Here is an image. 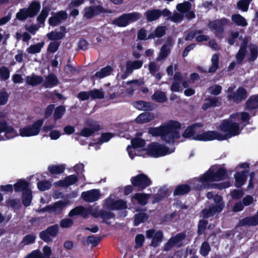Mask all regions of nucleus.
I'll use <instances>...</instances> for the list:
<instances>
[{
  "label": "nucleus",
  "mask_w": 258,
  "mask_h": 258,
  "mask_svg": "<svg viewBox=\"0 0 258 258\" xmlns=\"http://www.w3.org/2000/svg\"><path fill=\"white\" fill-rule=\"evenodd\" d=\"M238 128V125L236 123H233L229 120H223L219 126V129L225 134H222L216 131H208L196 135L194 137V140L203 142L215 140L224 141L236 136L239 133Z\"/></svg>",
  "instance_id": "f257e3e1"
},
{
  "label": "nucleus",
  "mask_w": 258,
  "mask_h": 258,
  "mask_svg": "<svg viewBox=\"0 0 258 258\" xmlns=\"http://www.w3.org/2000/svg\"><path fill=\"white\" fill-rule=\"evenodd\" d=\"M181 124L178 121L171 120L165 125L149 128L148 133L153 137H161L165 142L173 144L180 138Z\"/></svg>",
  "instance_id": "f03ea898"
},
{
  "label": "nucleus",
  "mask_w": 258,
  "mask_h": 258,
  "mask_svg": "<svg viewBox=\"0 0 258 258\" xmlns=\"http://www.w3.org/2000/svg\"><path fill=\"white\" fill-rule=\"evenodd\" d=\"M226 177V171L223 168L216 166L211 167L205 173L199 178H195L192 180L194 188L198 189L213 188L214 185L210 182L219 181Z\"/></svg>",
  "instance_id": "7ed1b4c3"
},
{
  "label": "nucleus",
  "mask_w": 258,
  "mask_h": 258,
  "mask_svg": "<svg viewBox=\"0 0 258 258\" xmlns=\"http://www.w3.org/2000/svg\"><path fill=\"white\" fill-rule=\"evenodd\" d=\"M208 199H210L213 198L215 202V205L212 206L208 209H204L202 211V215L203 218H208L215 215L216 213L220 212L224 207V203L222 197L219 195H215L211 192H208L207 194Z\"/></svg>",
  "instance_id": "20e7f679"
},
{
  "label": "nucleus",
  "mask_w": 258,
  "mask_h": 258,
  "mask_svg": "<svg viewBox=\"0 0 258 258\" xmlns=\"http://www.w3.org/2000/svg\"><path fill=\"white\" fill-rule=\"evenodd\" d=\"M250 115L248 112L242 111L241 112H235L230 115L227 119L233 123H236L238 125L239 133L237 136L240 134L242 130L247 125L250 123Z\"/></svg>",
  "instance_id": "39448f33"
},
{
  "label": "nucleus",
  "mask_w": 258,
  "mask_h": 258,
  "mask_svg": "<svg viewBox=\"0 0 258 258\" xmlns=\"http://www.w3.org/2000/svg\"><path fill=\"white\" fill-rule=\"evenodd\" d=\"M143 151L146 152L148 156L155 158L164 156L173 152L170 151L168 147L157 142L149 144L146 149H143Z\"/></svg>",
  "instance_id": "423d86ee"
},
{
  "label": "nucleus",
  "mask_w": 258,
  "mask_h": 258,
  "mask_svg": "<svg viewBox=\"0 0 258 258\" xmlns=\"http://www.w3.org/2000/svg\"><path fill=\"white\" fill-rule=\"evenodd\" d=\"M44 119H37L31 125H28L19 129V134L21 137H28L38 135L41 130Z\"/></svg>",
  "instance_id": "0eeeda50"
},
{
  "label": "nucleus",
  "mask_w": 258,
  "mask_h": 258,
  "mask_svg": "<svg viewBox=\"0 0 258 258\" xmlns=\"http://www.w3.org/2000/svg\"><path fill=\"white\" fill-rule=\"evenodd\" d=\"M229 20L225 17L210 21L208 27L212 31H214L215 36L218 38H222L225 30V26L229 24Z\"/></svg>",
  "instance_id": "6e6552de"
},
{
  "label": "nucleus",
  "mask_w": 258,
  "mask_h": 258,
  "mask_svg": "<svg viewBox=\"0 0 258 258\" xmlns=\"http://www.w3.org/2000/svg\"><path fill=\"white\" fill-rule=\"evenodd\" d=\"M111 13V10L105 9L101 5H91L84 8L83 16L87 19H91L103 13L110 14Z\"/></svg>",
  "instance_id": "1a4fd4ad"
},
{
  "label": "nucleus",
  "mask_w": 258,
  "mask_h": 258,
  "mask_svg": "<svg viewBox=\"0 0 258 258\" xmlns=\"http://www.w3.org/2000/svg\"><path fill=\"white\" fill-rule=\"evenodd\" d=\"M145 141L144 139L139 138H135L131 140V145L127 147V151L130 157L132 160L134 159L136 156H142V151H139L138 148H143L145 146Z\"/></svg>",
  "instance_id": "9d476101"
},
{
  "label": "nucleus",
  "mask_w": 258,
  "mask_h": 258,
  "mask_svg": "<svg viewBox=\"0 0 258 258\" xmlns=\"http://www.w3.org/2000/svg\"><path fill=\"white\" fill-rule=\"evenodd\" d=\"M110 195L104 202V207L108 210H121L127 208L126 202L121 199H115Z\"/></svg>",
  "instance_id": "9b49d317"
},
{
  "label": "nucleus",
  "mask_w": 258,
  "mask_h": 258,
  "mask_svg": "<svg viewBox=\"0 0 258 258\" xmlns=\"http://www.w3.org/2000/svg\"><path fill=\"white\" fill-rule=\"evenodd\" d=\"M247 97V92L246 90L242 87H239L236 90V92H231L227 95L228 100L236 104L240 103Z\"/></svg>",
  "instance_id": "f8f14e48"
},
{
  "label": "nucleus",
  "mask_w": 258,
  "mask_h": 258,
  "mask_svg": "<svg viewBox=\"0 0 258 258\" xmlns=\"http://www.w3.org/2000/svg\"><path fill=\"white\" fill-rule=\"evenodd\" d=\"M146 235L147 238L152 239L151 245L154 247L158 246L162 242L163 237L162 232L155 229H150L147 230Z\"/></svg>",
  "instance_id": "ddd939ff"
},
{
  "label": "nucleus",
  "mask_w": 258,
  "mask_h": 258,
  "mask_svg": "<svg viewBox=\"0 0 258 258\" xmlns=\"http://www.w3.org/2000/svg\"><path fill=\"white\" fill-rule=\"evenodd\" d=\"M69 204V202L67 201H59L55 203L53 205H49L39 210V212H48L49 213H54L59 214L62 210Z\"/></svg>",
  "instance_id": "4468645a"
},
{
  "label": "nucleus",
  "mask_w": 258,
  "mask_h": 258,
  "mask_svg": "<svg viewBox=\"0 0 258 258\" xmlns=\"http://www.w3.org/2000/svg\"><path fill=\"white\" fill-rule=\"evenodd\" d=\"M88 127H85L82 128L81 132L76 134L84 137H89L94 135L96 132L99 131L101 130L100 125L99 124L96 122L93 121L87 124Z\"/></svg>",
  "instance_id": "2eb2a0df"
},
{
  "label": "nucleus",
  "mask_w": 258,
  "mask_h": 258,
  "mask_svg": "<svg viewBox=\"0 0 258 258\" xmlns=\"http://www.w3.org/2000/svg\"><path fill=\"white\" fill-rule=\"evenodd\" d=\"M131 181L134 186H139L142 188H145L151 184V181L150 179L143 174L133 177L131 179Z\"/></svg>",
  "instance_id": "dca6fc26"
},
{
  "label": "nucleus",
  "mask_w": 258,
  "mask_h": 258,
  "mask_svg": "<svg viewBox=\"0 0 258 258\" xmlns=\"http://www.w3.org/2000/svg\"><path fill=\"white\" fill-rule=\"evenodd\" d=\"M67 18V12L64 11H60L49 18L48 23L51 26H56L59 25L62 21L66 20Z\"/></svg>",
  "instance_id": "f3484780"
},
{
  "label": "nucleus",
  "mask_w": 258,
  "mask_h": 258,
  "mask_svg": "<svg viewBox=\"0 0 258 258\" xmlns=\"http://www.w3.org/2000/svg\"><path fill=\"white\" fill-rule=\"evenodd\" d=\"M185 235L183 233H179L172 237L164 245V249L169 250L175 246H180L182 244V241L184 238Z\"/></svg>",
  "instance_id": "a211bd4d"
},
{
  "label": "nucleus",
  "mask_w": 258,
  "mask_h": 258,
  "mask_svg": "<svg viewBox=\"0 0 258 258\" xmlns=\"http://www.w3.org/2000/svg\"><path fill=\"white\" fill-rule=\"evenodd\" d=\"M100 196V193L98 189H91L83 192L81 197L86 202H93L98 200Z\"/></svg>",
  "instance_id": "6ab92c4d"
},
{
  "label": "nucleus",
  "mask_w": 258,
  "mask_h": 258,
  "mask_svg": "<svg viewBox=\"0 0 258 258\" xmlns=\"http://www.w3.org/2000/svg\"><path fill=\"white\" fill-rule=\"evenodd\" d=\"M258 109V94L250 96L245 103L244 109L249 112Z\"/></svg>",
  "instance_id": "aec40b11"
},
{
  "label": "nucleus",
  "mask_w": 258,
  "mask_h": 258,
  "mask_svg": "<svg viewBox=\"0 0 258 258\" xmlns=\"http://www.w3.org/2000/svg\"><path fill=\"white\" fill-rule=\"evenodd\" d=\"M135 108L140 110L150 111L154 109V105L152 103L143 100H138L133 102Z\"/></svg>",
  "instance_id": "412c9836"
},
{
  "label": "nucleus",
  "mask_w": 258,
  "mask_h": 258,
  "mask_svg": "<svg viewBox=\"0 0 258 258\" xmlns=\"http://www.w3.org/2000/svg\"><path fill=\"white\" fill-rule=\"evenodd\" d=\"M58 83L59 81L56 76L53 73H51L45 77V81L42 85L45 88H49L57 86Z\"/></svg>",
  "instance_id": "4be33fe9"
},
{
  "label": "nucleus",
  "mask_w": 258,
  "mask_h": 258,
  "mask_svg": "<svg viewBox=\"0 0 258 258\" xmlns=\"http://www.w3.org/2000/svg\"><path fill=\"white\" fill-rule=\"evenodd\" d=\"M40 9V2L33 1L29 5L28 8H26V10L29 15V18H33L38 14Z\"/></svg>",
  "instance_id": "5701e85b"
},
{
  "label": "nucleus",
  "mask_w": 258,
  "mask_h": 258,
  "mask_svg": "<svg viewBox=\"0 0 258 258\" xmlns=\"http://www.w3.org/2000/svg\"><path fill=\"white\" fill-rule=\"evenodd\" d=\"M167 27L165 26H158L155 30L150 33L148 38L150 39H155V38H161L164 36L166 32Z\"/></svg>",
  "instance_id": "b1692460"
},
{
  "label": "nucleus",
  "mask_w": 258,
  "mask_h": 258,
  "mask_svg": "<svg viewBox=\"0 0 258 258\" xmlns=\"http://www.w3.org/2000/svg\"><path fill=\"white\" fill-rule=\"evenodd\" d=\"M206 102L204 103L202 106V108L204 110H207L208 108L213 107H218L221 104L217 97H209L206 99Z\"/></svg>",
  "instance_id": "393cba45"
},
{
  "label": "nucleus",
  "mask_w": 258,
  "mask_h": 258,
  "mask_svg": "<svg viewBox=\"0 0 258 258\" xmlns=\"http://www.w3.org/2000/svg\"><path fill=\"white\" fill-rule=\"evenodd\" d=\"M143 64V61L140 60H127L126 62L125 67L126 72L128 73H132L134 70H138L142 68Z\"/></svg>",
  "instance_id": "a878e982"
},
{
  "label": "nucleus",
  "mask_w": 258,
  "mask_h": 258,
  "mask_svg": "<svg viewBox=\"0 0 258 258\" xmlns=\"http://www.w3.org/2000/svg\"><path fill=\"white\" fill-rule=\"evenodd\" d=\"M90 211L89 209L84 208L82 206H79L72 210L70 212L69 215L70 217H73L75 215H81L83 217L86 218L89 215Z\"/></svg>",
  "instance_id": "bb28decb"
},
{
  "label": "nucleus",
  "mask_w": 258,
  "mask_h": 258,
  "mask_svg": "<svg viewBox=\"0 0 258 258\" xmlns=\"http://www.w3.org/2000/svg\"><path fill=\"white\" fill-rule=\"evenodd\" d=\"M26 83L32 86H36L43 82V77L41 76L35 75L34 74L32 76H27L26 78Z\"/></svg>",
  "instance_id": "cd10ccee"
},
{
  "label": "nucleus",
  "mask_w": 258,
  "mask_h": 258,
  "mask_svg": "<svg viewBox=\"0 0 258 258\" xmlns=\"http://www.w3.org/2000/svg\"><path fill=\"white\" fill-rule=\"evenodd\" d=\"M154 118V115L149 112L142 113L136 119L137 123L141 124L150 122Z\"/></svg>",
  "instance_id": "c85d7f7f"
},
{
  "label": "nucleus",
  "mask_w": 258,
  "mask_h": 258,
  "mask_svg": "<svg viewBox=\"0 0 258 258\" xmlns=\"http://www.w3.org/2000/svg\"><path fill=\"white\" fill-rule=\"evenodd\" d=\"M5 132V135H13L16 132V131L11 125H9L6 120L0 119V133Z\"/></svg>",
  "instance_id": "c756f323"
},
{
  "label": "nucleus",
  "mask_w": 258,
  "mask_h": 258,
  "mask_svg": "<svg viewBox=\"0 0 258 258\" xmlns=\"http://www.w3.org/2000/svg\"><path fill=\"white\" fill-rule=\"evenodd\" d=\"M144 15L148 22L154 21L160 17L159 9L149 10L145 13Z\"/></svg>",
  "instance_id": "7c9ffc66"
},
{
  "label": "nucleus",
  "mask_w": 258,
  "mask_h": 258,
  "mask_svg": "<svg viewBox=\"0 0 258 258\" xmlns=\"http://www.w3.org/2000/svg\"><path fill=\"white\" fill-rule=\"evenodd\" d=\"M150 195L143 193H137L132 198V201L134 202V200H136L140 205H145L147 204Z\"/></svg>",
  "instance_id": "2f4dec72"
},
{
  "label": "nucleus",
  "mask_w": 258,
  "mask_h": 258,
  "mask_svg": "<svg viewBox=\"0 0 258 258\" xmlns=\"http://www.w3.org/2000/svg\"><path fill=\"white\" fill-rule=\"evenodd\" d=\"M125 16V14L123 13L117 18H115L112 20V24L118 27H125L128 26L126 18Z\"/></svg>",
  "instance_id": "473e14b6"
},
{
  "label": "nucleus",
  "mask_w": 258,
  "mask_h": 258,
  "mask_svg": "<svg viewBox=\"0 0 258 258\" xmlns=\"http://www.w3.org/2000/svg\"><path fill=\"white\" fill-rule=\"evenodd\" d=\"M124 14L125 15V16L126 18L128 25L132 23H134L138 21L142 17V14L140 13L137 12H133L132 13Z\"/></svg>",
  "instance_id": "72a5a7b5"
},
{
  "label": "nucleus",
  "mask_w": 258,
  "mask_h": 258,
  "mask_svg": "<svg viewBox=\"0 0 258 258\" xmlns=\"http://www.w3.org/2000/svg\"><path fill=\"white\" fill-rule=\"evenodd\" d=\"M246 173L247 172L242 171L241 172L237 173L235 175V184L236 187H240L244 184L246 179Z\"/></svg>",
  "instance_id": "f704fd0d"
},
{
  "label": "nucleus",
  "mask_w": 258,
  "mask_h": 258,
  "mask_svg": "<svg viewBox=\"0 0 258 258\" xmlns=\"http://www.w3.org/2000/svg\"><path fill=\"white\" fill-rule=\"evenodd\" d=\"M45 44V42L42 41L35 44H32L27 49V52L29 54H36L40 53Z\"/></svg>",
  "instance_id": "c9c22d12"
},
{
  "label": "nucleus",
  "mask_w": 258,
  "mask_h": 258,
  "mask_svg": "<svg viewBox=\"0 0 258 258\" xmlns=\"http://www.w3.org/2000/svg\"><path fill=\"white\" fill-rule=\"evenodd\" d=\"M231 20L237 26L245 27L248 25L246 19L239 14L232 15Z\"/></svg>",
  "instance_id": "e433bc0d"
},
{
  "label": "nucleus",
  "mask_w": 258,
  "mask_h": 258,
  "mask_svg": "<svg viewBox=\"0 0 258 258\" xmlns=\"http://www.w3.org/2000/svg\"><path fill=\"white\" fill-rule=\"evenodd\" d=\"M170 52L171 50L168 45H167V44H163L160 49V51L156 58V60L159 61L165 59L170 54Z\"/></svg>",
  "instance_id": "4c0bfd02"
},
{
  "label": "nucleus",
  "mask_w": 258,
  "mask_h": 258,
  "mask_svg": "<svg viewBox=\"0 0 258 258\" xmlns=\"http://www.w3.org/2000/svg\"><path fill=\"white\" fill-rule=\"evenodd\" d=\"M113 68L110 66H107L102 68L99 71L96 72L95 76L97 78H103L110 75Z\"/></svg>",
  "instance_id": "58836bf2"
},
{
  "label": "nucleus",
  "mask_w": 258,
  "mask_h": 258,
  "mask_svg": "<svg viewBox=\"0 0 258 258\" xmlns=\"http://www.w3.org/2000/svg\"><path fill=\"white\" fill-rule=\"evenodd\" d=\"M14 186L16 191H23L24 192L26 190H30L28 188V183L24 179L19 180L14 184Z\"/></svg>",
  "instance_id": "ea45409f"
},
{
  "label": "nucleus",
  "mask_w": 258,
  "mask_h": 258,
  "mask_svg": "<svg viewBox=\"0 0 258 258\" xmlns=\"http://www.w3.org/2000/svg\"><path fill=\"white\" fill-rule=\"evenodd\" d=\"M212 66L209 68L208 72L210 73H214L216 72L219 68V56L217 54L215 53L212 55Z\"/></svg>",
  "instance_id": "a19ab883"
},
{
  "label": "nucleus",
  "mask_w": 258,
  "mask_h": 258,
  "mask_svg": "<svg viewBox=\"0 0 258 258\" xmlns=\"http://www.w3.org/2000/svg\"><path fill=\"white\" fill-rule=\"evenodd\" d=\"M152 99L158 103H163L167 100V97L164 92L157 91L152 96Z\"/></svg>",
  "instance_id": "79ce46f5"
},
{
  "label": "nucleus",
  "mask_w": 258,
  "mask_h": 258,
  "mask_svg": "<svg viewBox=\"0 0 258 258\" xmlns=\"http://www.w3.org/2000/svg\"><path fill=\"white\" fill-rule=\"evenodd\" d=\"M66 112V108L63 105H59L54 108L53 118L54 121H57L62 118Z\"/></svg>",
  "instance_id": "37998d69"
},
{
  "label": "nucleus",
  "mask_w": 258,
  "mask_h": 258,
  "mask_svg": "<svg viewBox=\"0 0 258 258\" xmlns=\"http://www.w3.org/2000/svg\"><path fill=\"white\" fill-rule=\"evenodd\" d=\"M258 224V215L253 217H246L240 221L241 225L254 226Z\"/></svg>",
  "instance_id": "c03bdc74"
},
{
  "label": "nucleus",
  "mask_w": 258,
  "mask_h": 258,
  "mask_svg": "<svg viewBox=\"0 0 258 258\" xmlns=\"http://www.w3.org/2000/svg\"><path fill=\"white\" fill-rule=\"evenodd\" d=\"M77 180L76 176L74 175L68 176L64 180H60L58 184L60 186H69L74 184Z\"/></svg>",
  "instance_id": "a18cd8bd"
},
{
  "label": "nucleus",
  "mask_w": 258,
  "mask_h": 258,
  "mask_svg": "<svg viewBox=\"0 0 258 258\" xmlns=\"http://www.w3.org/2000/svg\"><path fill=\"white\" fill-rule=\"evenodd\" d=\"M50 11L48 7H43L40 14L37 17V21L40 23H44Z\"/></svg>",
  "instance_id": "49530a36"
},
{
  "label": "nucleus",
  "mask_w": 258,
  "mask_h": 258,
  "mask_svg": "<svg viewBox=\"0 0 258 258\" xmlns=\"http://www.w3.org/2000/svg\"><path fill=\"white\" fill-rule=\"evenodd\" d=\"M65 35L61 32L51 31L47 34V38L50 40H58L62 39Z\"/></svg>",
  "instance_id": "de8ad7c7"
},
{
  "label": "nucleus",
  "mask_w": 258,
  "mask_h": 258,
  "mask_svg": "<svg viewBox=\"0 0 258 258\" xmlns=\"http://www.w3.org/2000/svg\"><path fill=\"white\" fill-rule=\"evenodd\" d=\"M196 133V128H194V126H188L185 130L184 132L183 133L182 136L183 138L187 139L192 138L194 140V137H195L196 135H195Z\"/></svg>",
  "instance_id": "09e8293b"
},
{
  "label": "nucleus",
  "mask_w": 258,
  "mask_h": 258,
  "mask_svg": "<svg viewBox=\"0 0 258 258\" xmlns=\"http://www.w3.org/2000/svg\"><path fill=\"white\" fill-rule=\"evenodd\" d=\"M191 8V5L188 1H185L183 3L177 4L176 9L181 13H186L189 11Z\"/></svg>",
  "instance_id": "8fccbe9b"
},
{
  "label": "nucleus",
  "mask_w": 258,
  "mask_h": 258,
  "mask_svg": "<svg viewBox=\"0 0 258 258\" xmlns=\"http://www.w3.org/2000/svg\"><path fill=\"white\" fill-rule=\"evenodd\" d=\"M190 187L186 184L180 185L177 186L174 191V195H182L188 192Z\"/></svg>",
  "instance_id": "3c124183"
},
{
  "label": "nucleus",
  "mask_w": 258,
  "mask_h": 258,
  "mask_svg": "<svg viewBox=\"0 0 258 258\" xmlns=\"http://www.w3.org/2000/svg\"><path fill=\"white\" fill-rule=\"evenodd\" d=\"M32 196L31 190H26L23 192L22 201L25 206H28L31 202Z\"/></svg>",
  "instance_id": "603ef678"
},
{
  "label": "nucleus",
  "mask_w": 258,
  "mask_h": 258,
  "mask_svg": "<svg viewBox=\"0 0 258 258\" xmlns=\"http://www.w3.org/2000/svg\"><path fill=\"white\" fill-rule=\"evenodd\" d=\"M112 137V134L110 133H102L101 135V136L99 139L98 141L94 144L96 146H97L98 144L101 145L103 143L108 142Z\"/></svg>",
  "instance_id": "864d4df0"
},
{
  "label": "nucleus",
  "mask_w": 258,
  "mask_h": 258,
  "mask_svg": "<svg viewBox=\"0 0 258 258\" xmlns=\"http://www.w3.org/2000/svg\"><path fill=\"white\" fill-rule=\"evenodd\" d=\"M252 0H241L237 2V8L243 12H247Z\"/></svg>",
  "instance_id": "5fc2aeb1"
},
{
  "label": "nucleus",
  "mask_w": 258,
  "mask_h": 258,
  "mask_svg": "<svg viewBox=\"0 0 258 258\" xmlns=\"http://www.w3.org/2000/svg\"><path fill=\"white\" fill-rule=\"evenodd\" d=\"M91 97L92 99H103L104 98V93L98 89H93L90 90Z\"/></svg>",
  "instance_id": "6e6d98bb"
},
{
  "label": "nucleus",
  "mask_w": 258,
  "mask_h": 258,
  "mask_svg": "<svg viewBox=\"0 0 258 258\" xmlns=\"http://www.w3.org/2000/svg\"><path fill=\"white\" fill-rule=\"evenodd\" d=\"M10 71L7 67L2 66L0 68V79L2 80H8L10 78Z\"/></svg>",
  "instance_id": "4d7b16f0"
},
{
  "label": "nucleus",
  "mask_w": 258,
  "mask_h": 258,
  "mask_svg": "<svg viewBox=\"0 0 258 258\" xmlns=\"http://www.w3.org/2000/svg\"><path fill=\"white\" fill-rule=\"evenodd\" d=\"M148 219L147 215L144 213H140L135 216V225H138L141 223L144 222Z\"/></svg>",
  "instance_id": "13d9d810"
},
{
  "label": "nucleus",
  "mask_w": 258,
  "mask_h": 258,
  "mask_svg": "<svg viewBox=\"0 0 258 258\" xmlns=\"http://www.w3.org/2000/svg\"><path fill=\"white\" fill-rule=\"evenodd\" d=\"M258 56V48L256 45H254L250 48V54L248 58L249 62L254 61Z\"/></svg>",
  "instance_id": "bf43d9fd"
},
{
  "label": "nucleus",
  "mask_w": 258,
  "mask_h": 258,
  "mask_svg": "<svg viewBox=\"0 0 258 258\" xmlns=\"http://www.w3.org/2000/svg\"><path fill=\"white\" fill-rule=\"evenodd\" d=\"M28 18H29V15L26 10V8L21 9L19 12L16 14V18L20 21H25Z\"/></svg>",
  "instance_id": "052dcab7"
},
{
  "label": "nucleus",
  "mask_w": 258,
  "mask_h": 258,
  "mask_svg": "<svg viewBox=\"0 0 258 258\" xmlns=\"http://www.w3.org/2000/svg\"><path fill=\"white\" fill-rule=\"evenodd\" d=\"M246 52L247 50H244L242 48L239 49L235 56L237 62L238 64H241L242 63Z\"/></svg>",
  "instance_id": "680f3d73"
},
{
  "label": "nucleus",
  "mask_w": 258,
  "mask_h": 258,
  "mask_svg": "<svg viewBox=\"0 0 258 258\" xmlns=\"http://www.w3.org/2000/svg\"><path fill=\"white\" fill-rule=\"evenodd\" d=\"M64 166L63 165L52 166L49 167V170L52 174H60L63 172Z\"/></svg>",
  "instance_id": "e2e57ef3"
},
{
  "label": "nucleus",
  "mask_w": 258,
  "mask_h": 258,
  "mask_svg": "<svg viewBox=\"0 0 258 258\" xmlns=\"http://www.w3.org/2000/svg\"><path fill=\"white\" fill-rule=\"evenodd\" d=\"M60 45V42L58 41L51 42L47 47V52L50 53H54L58 49Z\"/></svg>",
  "instance_id": "0e129e2a"
},
{
  "label": "nucleus",
  "mask_w": 258,
  "mask_h": 258,
  "mask_svg": "<svg viewBox=\"0 0 258 258\" xmlns=\"http://www.w3.org/2000/svg\"><path fill=\"white\" fill-rule=\"evenodd\" d=\"M38 188L41 191L49 189L51 187V182L49 181H41L37 183Z\"/></svg>",
  "instance_id": "69168bd1"
},
{
  "label": "nucleus",
  "mask_w": 258,
  "mask_h": 258,
  "mask_svg": "<svg viewBox=\"0 0 258 258\" xmlns=\"http://www.w3.org/2000/svg\"><path fill=\"white\" fill-rule=\"evenodd\" d=\"M35 236L33 235H27L23 239L21 244L24 246L33 243L35 240Z\"/></svg>",
  "instance_id": "338daca9"
},
{
  "label": "nucleus",
  "mask_w": 258,
  "mask_h": 258,
  "mask_svg": "<svg viewBox=\"0 0 258 258\" xmlns=\"http://www.w3.org/2000/svg\"><path fill=\"white\" fill-rule=\"evenodd\" d=\"M101 217L103 221L107 224H110V220L114 218V214L110 212H104L101 214Z\"/></svg>",
  "instance_id": "774afa93"
}]
</instances>
